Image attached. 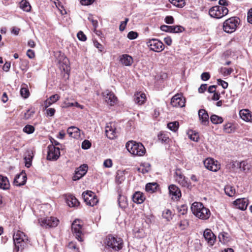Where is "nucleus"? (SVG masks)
Segmentation results:
<instances>
[{
	"label": "nucleus",
	"mask_w": 252,
	"mask_h": 252,
	"mask_svg": "<svg viewBox=\"0 0 252 252\" xmlns=\"http://www.w3.org/2000/svg\"><path fill=\"white\" fill-rule=\"evenodd\" d=\"M191 210L193 214L201 220H208L211 215L210 210L204 207V205L200 202L193 203L191 206Z\"/></svg>",
	"instance_id": "f257e3e1"
},
{
	"label": "nucleus",
	"mask_w": 252,
	"mask_h": 252,
	"mask_svg": "<svg viewBox=\"0 0 252 252\" xmlns=\"http://www.w3.org/2000/svg\"><path fill=\"white\" fill-rule=\"evenodd\" d=\"M13 239L15 245L14 252L22 251L29 241L28 236L19 230L14 233Z\"/></svg>",
	"instance_id": "f03ea898"
},
{
	"label": "nucleus",
	"mask_w": 252,
	"mask_h": 252,
	"mask_svg": "<svg viewBox=\"0 0 252 252\" xmlns=\"http://www.w3.org/2000/svg\"><path fill=\"white\" fill-rule=\"evenodd\" d=\"M126 147L129 153L135 156H142L146 152L145 148L142 144L133 141L127 142Z\"/></svg>",
	"instance_id": "7ed1b4c3"
},
{
	"label": "nucleus",
	"mask_w": 252,
	"mask_h": 252,
	"mask_svg": "<svg viewBox=\"0 0 252 252\" xmlns=\"http://www.w3.org/2000/svg\"><path fill=\"white\" fill-rule=\"evenodd\" d=\"M105 243L108 248H111L114 251H118L123 248V241L121 238L115 237L109 235L106 238Z\"/></svg>",
	"instance_id": "20e7f679"
},
{
	"label": "nucleus",
	"mask_w": 252,
	"mask_h": 252,
	"mask_svg": "<svg viewBox=\"0 0 252 252\" xmlns=\"http://www.w3.org/2000/svg\"><path fill=\"white\" fill-rule=\"evenodd\" d=\"M228 12V9L223 6H215L210 9L209 14L211 17L220 19L227 15Z\"/></svg>",
	"instance_id": "39448f33"
},
{
	"label": "nucleus",
	"mask_w": 252,
	"mask_h": 252,
	"mask_svg": "<svg viewBox=\"0 0 252 252\" xmlns=\"http://www.w3.org/2000/svg\"><path fill=\"white\" fill-rule=\"evenodd\" d=\"M239 20V19L236 17H231L225 20L223 25L224 31L227 33L234 32L236 29Z\"/></svg>",
	"instance_id": "423d86ee"
},
{
	"label": "nucleus",
	"mask_w": 252,
	"mask_h": 252,
	"mask_svg": "<svg viewBox=\"0 0 252 252\" xmlns=\"http://www.w3.org/2000/svg\"><path fill=\"white\" fill-rule=\"evenodd\" d=\"M84 201L90 206H94L98 202V199L94 192L87 190L82 193Z\"/></svg>",
	"instance_id": "0eeeda50"
},
{
	"label": "nucleus",
	"mask_w": 252,
	"mask_h": 252,
	"mask_svg": "<svg viewBox=\"0 0 252 252\" xmlns=\"http://www.w3.org/2000/svg\"><path fill=\"white\" fill-rule=\"evenodd\" d=\"M146 44L151 50L154 52H159L163 50L164 48L163 43L155 38L149 39L146 42Z\"/></svg>",
	"instance_id": "6e6552de"
},
{
	"label": "nucleus",
	"mask_w": 252,
	"mask_h": 252,
	"mask_svg": "<svg viewBox=\"0 0 252 252\" xmlns=\"http://www.w3.org/2000/svg\"><path fill=\"white\" fill-rule=\"evenodd\" d=\"M71 229L76 238L80 242L83 241L82 225L79 220H75L72 223Z\"/></svg>",
	"instance_id": "1a4fd4ad"
},
{
	"label": "nucleus",
	"mask_w": 252,
	"mask_h": 252,
	"mask_svg": "<svg viewBox=\"0 0 252 252\" xmlns=\"http://www.w3.org/2000/svg\"><path fill=\"white\" fill-rule=\"evenodd\" d=\"M59 220L55 217H47L39 220V223L45 228L54 227L58 224Z\"/></svg>",
	"instance_id": "9d476101"
},
{
	"label": "nucleus",
	"mask_w": 252,
	"mask_h": 252,
	"mask_svg": "<svg viewBox=\"0 0 252 252\" xmlns=\"http://www.w3.org/2000/svg\"><path fill=\"white\" fill-rule=\"evenodd\" d=\"M48 149L47 159L49 160H57L60 156V148L52 144L48 146Z\"/></svg>",
	"instance_id": "9b49d317"
},
{
	"label": "nucleus",
	"mask_w": 252,
	"mask_h": 252,
	"mask_svg": "<svg viewBox=\"0 0 252 252\" xmlns=\"http://www.w3.org/2000/svg\"><path fill=\"white\" fill-rule=\"evenodd\" d=\"M205 167L208 170L216 172L220 168V165L218 161L212 158H207L204 161Z\"/></svg>",
	"instance_id": "f8f14e48"
},
{
	"label": "nucleus",
	"mask_w": 252,
	"mask_h": 252,
	"mask_svg": "<svg viewBox=\"0 0 252 252\" xmlns=\"http://www.w3.org/2000/svg\"><path fill=\"white\" fill-rule=\"evenodd\" d=\"M102 96L105 101L111 106L114 105L117 102V98L112 91L108 90L104 91Z\"/></svg>",
	"instance_id": "ddd939ff"
},
{
	"label": "nucleus",
	"mask_w": 252,
	"mask_h": 252,
	"mask_svg": "<svg viewBox=\"0 0 252 252\" xmlns=\"http://www.w3.org/2000/svg\"><path fill=\"white\" fill-rule=\"evenodd\" d=\"M58 63L60 64V68L68 76L69 71L70 70L69 61L68 59L65 57L63 54H61V57L58 60Z\"/></svg>",
	"instance_id": "4468645a"
},
{
	"label": "nucleus",
	"mask_w": 252,
	"mask_h": 252,
	"mask_svg": "<svg viewBox=\"0 0 252 252\" xmlns=\"http://www.w3.org/2000/svg\"><path fill=\"white\" fill-rule=\"evenodd\" d=\"M175 178L176 181L182 187L188 188L190 187V184L188 181L187 178L181 173L180 170L177 169L176 170Z\"/></svg>",
	"instance_id": "2eb2a0df"
},
{
	"label": "nucleus",
	"mask_w": 252,
	"mask_h": 252,
	"mask_svg": "<svg viewBox=\"0 0 252 252\" xmlns=\"http://www.w3.org/2000/svg\"><path fill=\"white\" fill-rule=\"evenodd\" d=\"M160 29L161 31L171 33H179L184 30V28L181 26H167L162 25Z\"/></svg>",
	"instance_id": "dca6fc26"
},
{
	"label": "nucleus",
	"mask_w": 252,
	"mask_h": 252,
	"mask_svg": "<svg viewBox=\"0 0 252 252\" xmlns=\"http://www.w3.org/2000/svg\"><path fill=\"white\" fill-rule=\"evenodd\" d=\"M171 104L173 107H183L185 105V99L180 94H175L171 98Z\"/></svg>",
	"instance_id": "f3484780"
},
{
	"label": "nucleus",
	"mask_w": 252,
	"mask_h": 252,
	"mask_svg": "<svg viewBox=\"0 0 252 252\" xmlns=\"http://www.w3.org/2000/svg\"><path fill=\"white\" fill-rule=\"evenodd\" d=\"M27 175L25 171H22L19 174H17L14 178L13 184L16 186L24 185L27 182Z\"/></svg>",
	"instance_id": "a211bd4d"
},
{
	"label": "nucleus",
	"mask_w": 252,
	"mask_h": 252,
	"mask_svg": "<svg viewBox=\"0 0 252 252\" xmlns=\"http://www.w3.org/2000/svg\"><path fill=\"white\" fill-rule=\"evenodd\" d=\"M88 166L87 164H83L77 168V170L75 171V173L72 177L73 181L79 180L83 177L87 172Z\"/></svg>",
	"instance_id": "6ab92c4d"
},
{
	"label": "nucleus",
	"mask_w": 252,
	"mask_h": 252,
	"mask_svg": "<svg viewBox=\"0 0 252 252\" xmlns=\"http://www.w3.org/2000/svg\"><path fill=\"white\" fill-rule=\"evenodd\" d=\"M203 236L209 245L213 246L214 244L216 237L210 229H205L204 231Z\"/></svg>",
	"instance_id": "aec40b11"
},
{
	"label": "nucleus",
	"mask_w": 252,
	"mask_h": 252,
	"mask_svg": "<svg viewBox=\"0 0 252 252\" xmlns=\"http://www.w3.org/2000/svg\"><path fill=\"white\" fill-rule=\"evenodd\" d=\"M133 100L138 105H142L146 100V96L145 93L142 92H136L133 96Z\"/></svg>",
	"instance_id": "412c9836"
},
{
	"label": "nucleus",
	"mask_w": 252,
	"mask_h": 252,
	"mask_svg": "<svg viewBox=\"0 0 252 252\" xmlns=\"http://www.w3.org/2000/svg\"><path fill=\"white\" fill-rule=\"evenodd\" d=\"M169 193L172 196V198H179L181 196V192L178 187L174 185H171L168 187Z\"/></svg>",
	"instance_id": "4be33fe9"
},
{
	"label": "nucleus",
	"mask_w": 252,
	"mask_h": 252,
	"mask_svg": "<svg viewBox=\"0 0 252 252\" xmlns=\"http://www.w3.org/2000/svg\"><path fill=\"white\" fill-rule=\"evenodd\" d=\"M105 131L106 136L110 139H113L116 137V128L112 126V124L106 126Z\"/></svg>",
	"instance_id": "5701e85b"
},
{
	"label": "nucleus",
	"mask_w": 252,
	"mask_h": 252,
	"mask_svg": "<svg viewBox=\"0 0 252 252\" xmlns=\"http://www.w3.org/2000/svg\"><path fill=\"white\" fill-rule=\"evenodd\" d=\"M234 204L237 208L241 210H245L248 205V200L246 198H239L234 201Z\"/></svg>",
	"instance_id": "b1692460"
},
{
	"label": "nucleus",
	"mask_w": 252,
	"mask_h": 252,
	"mask_svg": "<svg viewBox=\"0 0 252 252\" xmlns=\"http://www.w3.org/2000/svg\"><path fill=\"white\" fill-rule=\"evenodd\" d=\"M198 116L201 124L207 126L209 123V115L204 109H200L198 111Z\"/></svg>",
	"instance_id": "393cba45"
},
{
	"label": "nucleus",
	"mask_w": 252,
	"mask_h": 252,
	"mask_svg": "<svg viewBox=\"0 0 252 252\" xmlns=\"http://www.w3.org/2000/svg\"><path fill=\"white\" fill-rule=\"evenodd\" d=\"M240 117L246 122H252V115L248 109H243L240 111Z\"/></svg>",
	"instance_id": "a878e982"
},
{
	"label": "nucleus",
	"mask_w": 252,
	"mask_h": 252,
	"mask_svg": "<svg viewBox=\"0 0 252 252\" xmlns=\"http://www.w3.org/2000/svg\"><path fill=\"white\" fill-rule=\"evenodd\" d=\"M67 133L69 135L74 138H78L80 135V129L75 126H70L67 130Z\"/></svg>",
	"instance_id": "bb28decb"
},
{
	"label": "nucleus",
	"mask_w": 252,
	"mask_h": 252,
	"mask_svg": "<svg viewBox=\"0 0 252 252\" xmlns=\"http://www.w3.org/2000/svg\"><path fill=\"white\" fill-rule=\"evenodd\" d=\"M33 157V154L31 150H27L25 153L24 160L25 161V166L29 168L32 163V160Z\"/></svg>",
	"instance_id": "cd10ccee"
},
{
	"label": "nucleus",
	"mask_w": 252,
	"mask_h": 252,
	"mask_svg": "<svg viewBox=\"0 0 252 252\" xmlns=\"http://www.w3.org/2000/svg\"><path fill=\"white\" fill-rule=\"evenodd\" d=\"M145 199L143 193L140 191H136L132 195L133 201L137 204L143 203Z\"/></svg>",
	"instance_id": "c85d7f7f"
},
{
	"label": "nucleus",
	"mask_w": 252,
	"mask_h": 252,
	"mask_svg": "<svg viewBox=\"0 0 252 252\" xmlns=\"http://www.w3.org/2000/svg\"><path fill=\"white\" fill-rule=\"evenodd\" d=\"M120 62L126 66H130L133 63V59L129 55L124 54L121 56Z\"/></svg>",
	"instance_id": "c756f323"
},
{
	"label": "nucleus",
	"mask_w": 252,
	"mask_h": 252,
	"mask_svg": "<svg viewBox=\"0 0 252 252\" xmlns=\"http://www.w3.org/2000/svg\"><path fill=\"white\" fill-rule=\"evenodd\" d=\"M66 203L70 207L77 206L79 204L78 200L72 195H69L67 197L66 199Z\"/></svg>",
	"instance_id": "7c9ffc66"
},
{
	"label": "nucleus",
	"mask_w": 252,
	"mask_h": 252,
	"mask_svg": "<svg viewBox=\"0 0 252 252\" xmlns=\"http://www.w3.org/2000/svg\"><path fill=\"white\" fill-rule=\"evenodd\" d=\"M9 183L7 177L0 175V188L6 189L9 188Z\"/></svg>",
	"instance_id": "2f4dec72"
},
{
	"label": "nucleus",
	"mask_w": 252,
	"mask_h": 252,
	"mask_svg": "<svg viewBox=\"0 0 252 252\" xmlns=\"http://www.w3.org/2000/svg\"><path fill=\"white\" fill-rule=\"evenodd\" d=\"M118 202L119 207L122 209L126 208L127 205L126 198L124 195H119Z\"/></svg>",
	"instance_id": "473e14b6"
},
{
	"label": "nucleus",
	"mask_w": 252,
	"mask_h": 252,
	"mask_svg": "<svg viewBox=\"0 0 252 252\" xmlns=\"http://www.w3.org/2000/svg\"><path fill=\"white\" fill-rule=\"evenodd\" d=\"M239 168L245 173L248 172L251 168V166L246 161H243L239 163Z\"/></svg>",
	"instance_id": "72a5a7b5"
},
{
	"label": "nucleus",
	"mask_w": 252,
	"mask_h": 252,
	"mask_svg": "<svg viewBox=\"0 0 252 252\" xmlns=\"http://www.w3.org/2000/svg\"><path fill=\"white\" fill-rule=\"evenodd\" d=\"M20 6L22 9L26 12H29L31 10V5L26 0H22L20 3Z\"/></svg>",
	"instance_id": "f704fd0d"
},
{
	"label": "nucleus",
	"mask_w": 252,
	"mask_h": 252,
	"mask_svg": "<svg viewBox=\"0 0 252 252\" xmlns=\"http://www.w3.org/2000/svg\"><path fill=\"white\" fill-rule=\"evenodd\" d=\"M125 179V177L124 172L123 171L118 170L116 176V182L119 184H121L122 182L124 181Z\"/></svg>",
	"instance_id": "c9c22d12"
},
{
	"label": "nucleus",
	"mask_w": 252,
	"mask_h": 252,
	"mask_svg": "<svg viewBox=\"0 0 252 252\" xmlns=\"http://www.w3.org/2000/svg\"><path fill=\"white\" fill-rule=\"evenodd\" d=\"M158 187V185L156 183H149L146 186V190L149 192H153L156 190Z\"/></svg>",
	"instance_id": "e433bc0d"
},
{
	"label": "nucleus",
	"mask_w": 252,
	"mask_h": 252,
	"mask_svg": "<svg viewBox=\"0 0 252 252\" xmlns=\"http://www.w3.org/2000/svg\"><path fill=\"white\" fill-rule=\"evenodd\" d=\"M210 120L213 124L216 125L221 124L223 122L222 118L216 115H212L210 117Z\"/></svg>",
	"instance_id": "4c0bfd02"
},
{
	"label": "nucleus",
	"mask_w": 252,
	"mask_h": 252,
	"mask_svg": "<svg viewBox=\"0 0 252 252\" xmlns=\"http://www.w3.org/2000/svg\"><path fill=\"white\" fill-rule=\"evenodd\" d=\"M162 216L163 218L166 219L167 221H169L172 219V212L168 209H166L163 211Z\"/></svg>",
	"instance_id": "58836bf2"
},
{
	"label": "nucleus",
	"mask_w": 252,
	"mask_h": 252,
	"mask_svg": "<svg viewBox=\"0 0 252 252\" xmlns=\"http://www.w3.org/2000/svg\"><path fill=\"white\" fill-rule=\"evenodd\" d=\"M225 193L229 196H233L235 193V189L230 186H226L224 188Z\"/></svg>",
	"instance_id": "ea45409f"
},
{
	"label": "nucleus",
	"mask_w": 252,
	"mask_h": 252,
	"mask_svg": "<svg viewBox=\"0 0 252 252\" xmlns=\"http://www.w3.org/2000/svg\"><path fill=\"white\" fill-rule=\"evenodd\" d=\"M170 2L176 7L182 8L185 5V0H169Z\"/></svg>",
	"instance_id": "a19ab883"
},
{
	"label": "nucleus",
	"mask_w": 252,
	"mask_h": 252,
	"mask_svg": "<svg viewBox=\"0 0 252 252\" xmlns=\"http://www.w3.org/2000/svg\"><path fill=\"white\" fill-rule=\"evenodd\" d=\"M167 127L173 131H176L179 128V123L177 121L171 122L168 124Z\"/></svg>",
	"instance_id": "79ce46f5"
},
{
	"label": "nucleus",
	"mask_w": 252,
	"mask_h": 252,
	"mask_svg": "<svg viewBox=\"0 0 252 252\" xmlns=\"http://www.w3.org/2000/svg\"><path fill=\"white\" fill-rule=\"evenodd\" d=\"M227 235H228L227 233H220L218 236L220 241L222 243H225L228 242L229 241V238Z\"/></svg>",
	"instance_id": "37998d69"
},
{
	"label": "nucleus",
	"mask_w": 252,
	"mask_h": 252,
	"mask_svg": "<svg viewBox=\"0 0 252 252\" xmlns=\"http://www.w3.org/2000/svg\"><path fill=\"white\" fill-rule=\"evenodd\" d=\"M34 131V127L30 125H26L23 128V131L28 134L32 133Z\"/></svg>",
	"instance_id": "c03bdc74"
},
{
	"label": "nucleus",
	"mask_w": 252,
	"mask_h": 252,
	"mask_svg": "<svg viewBox=\"0 0 252 252\" xmlns=\"http://www.w3.org/2000/svg\"><path fill=\"white\" fill-rule=\"evenodd\" d=\"M233 71L232 68L221 67L220 68V72L224 76H227L230 75Z\"/></svg>",
	"instance_id": "a18cd8bd"
},
{
	"label": "nucleus",
	"mask_w": 252,
	"mask_h": 252,
	"mask_svg": "<svg viewBox=\"0 0 252 252\" xmlns=\"http://www.w3.org/2000/svg\"><path fill=\"white\" fill-rule=\"evenodd\" d=\"M20 94L24 98H28L30 94L28 89L26 88H22L20 90Z\"/></svg>",
	"instance_id": "49530a36"
},
{
	"label": "nucleus",
	"mask_w": 252,
	"mask_h": 252,
	"mask_svg": "<svg viewBox=\"0 0 252 252\" xmlns=\"http://www.w3.org/2000/svg\"><path fill=\"white\" fill-rule=\"evenodd\" d=\"M178 225L181 230H184L189 225V222L187 220H183L179 223Z\"/></svg>",
	"instance_id": "de8ad7c7"
},
{
	"label": "nucleus",
	"mask_w": 252,
	"mask_h": 252,
	"mask_svg": "<svg viewBox=\"0 0 252 252\" xmlns=\"http://www.w3.org/2000/svg\"><path fill=\"white\" fill-rule=\"evenodd\" d=\"M150 165L149 164H147V165L146 166V168H144V166H141L138 169V170L139 172L142 173V174H145L150 170Z\"/></svg>",
	"instance_id": "09e8293b"
},
{
	"label": "nucleus",
	"mask_w": 252,
	"mask_h": 252,
	"mask_svg": "<svg viewBox=\"0 0 252 252\" xmlns=\"http://www.w3.org/2000/svg\"><path fill=\"white\" fill-rule=\"evenodd\" d=\"M91 143L87 140H85L82 142V148L85 150L89 149L91 146Z\"/></svg>",
	"instance_id": "8fccbe9b"
},
{
	"label": "nucleus",
	"mask_w": 252,
	"mask_h": 252,
	"mask_svg": "<svg viewBox=\"0 0 252 252\" xmlns=\"http://www.w3.org/2000/svg\"><path fill=\"white\" fill-rule=\"evenodd\" d=\"M224 131L228 133L232 132L233 131L232 125L230 123L225 124L224 126Z\"/></svg>",
	"instance_id": "3c124183"
},
{
	"label": "nucleus",
	"mask_w": 252,
	"mask_h": 252,
	"mask_svg": "<svg viewBox=\"0 0 252 252\" xmlns=\"http://www.w3.org/2000/svg\"><path fill=\"white\" fill-rule=\"evenodd\" d=\"M77 36L79 40L85 41L87 39L86 35L82 31H79L78 32Z\"/></svg>",
	"instance_id": "603ef678"
},
{
	"label": "nucleus",
	"mask_w": 252,
	"mask_h": 252,
	"mask_svg": "<svg viewBox=\"0 0 252 252\" xmlns=\"http://www.w3.org/2000/svg\"><path fill=\"white\" fill-rule=\"evenodd\" d=\"M138 36V34L136 32L131 31L129 32L127 35V37L129 39H134Z\"/></svg>",
	"instance_id": "864d4df0"
},
{
	"label": "nucleus",
	"mask_w": 252,
	"mask_h": 252,
	"mask_svg": "<svg viewBox=\"0 0 252 252\" xmlns=\"http://www.w3.org/2000/svg\"><path fill=\"white\" fill-rule=\"evenodd\" d=\"M217 82H218V84L219 85H221V87H222V88L226 89L228 87V84L226 82H225L220 79H217Z\"/></svg>",
	"instance_id": "5fc2aeb1"
},
{
	"label": "nucleus",
	"mask_w": 252,
	"mask_h": 252,
	"mask_svg": "<svg viewBox=\"0 0 252 252\" xmlns=\"http://www.w3.org/2000/svg\"><path fill=\"white\" fill-rule=\"evenodd\" d=\"M158 138L162 142H165L168 139L166 135L163 133H160L158 135Z\"/></svg>",
	"instance_id": "6e6d98bb"
},
{
	"label": "nucleus",
	"mask_w": 252,
	"mask_h": 252,
	"mask_svg": "<svg viewBox=\"0 0 252 252\" xmlns=\"http://www.w3.org/2000/svg\"><path fill=\"white\" fill-rule=\"evenodd\" d=\"M201 79L203 81H207L210 78V75L209 72H203L201 75Z\"/></svg>",
	"instance_id": "4d7b16f0"
},
{
	"label": "nucleus",
	"mask_w": 252,
	"mask_h": 252,
	"mask_svg": "<svg viewBox=\"0 0 252 252\" xmlns=\"http://www.w3.org/2000/svg\"><path fill=\"white\" fill-rule=\"evenodd\" d=\"M128 20H129L128 18H126L125 21L121 22L119 27L120 31H123L125 29Z\"/></svg>",
	"instance_id": "13d9d810"
},
{
	"label": "nucleus",
	"mask_w": 252,
	"mask_h": 252,
	"mask_svg": "<svg viewBox=\"0 0 252 252\" xmlns=\"http://www.w3.org/2000/svg\"><path fill=\"white\" fill-rule=\"evenodd\" d=\"M103 165L105 167L110 168L112 166V161L111 159H107L104 160Z\"/></svg>",
	"instance_id": "bf43d9fd"
},
{
	"label": "nucleus",
	"mask_w": 252,
	"mask_h": 252,
	"mask_svg": "<svg viewBox=\"0 0 252 252\" xmlns=\"http://www.w3.org/2000/svg\"><path fill=\"white\" fill-rule=\"evenodd\" d=\"M49 98L54 103L59 99L60 96L58 94H55L51 96Z\"/></svg>",
	"instance_id": "052dcab7"
},
{
	"label": "nucleus",
	"mask_w": 252,
	"mask_h": 252,
	"mask_svg": "<svg viewBox=\"0 0 252 252\" xmlns=\"http://www.w3.org/2000/svg\"><path fill=\"white\" fill-rule=\"evenodd\" d=\"M174 21V18L172 16H167L165 18V22L168 24H173Z\"/></svg>",
	"instance_id": "680f3d73"
},
{
	"label": "nucleus",
	"mask_w": 252,
	"mask_h": 252,
	"mask_svg": "<svg viewBox=\"0 0 252 252\" xmlns=\"http://www.w3.org/2000/svg\"><path fill=\"white\" fill-rule=\"evenodd\" d=\"M34 113V112L33 111H31L30 110H28L25 113L24 117L25 118V119H28L31 117H32Z\"/></svg>",
	"instance_id": "e2e57ef3"
},
{
	"label": "nucleus",
	"mask_w": 252,
	"mask_h": 252,
	"mask_svg": "<svg viewBox=\"0 0 252 252\" xmlns=\"http://www.w3.org/2000/svg\"><path fill=\"white\" fill-rule=\"evenodd\" d=\"M94 0H80V2L82 5H89L92 4Z\"/></svg>",
	"instance_id": "0e129e2a"
},
{
	"label": "nucleus",
	"mask_w": 252,
	"mask_h": 252,
	"mask_svg": "<svg viewBox=\"0 0 252 252\" xmlns=\"http://www.w3.org/2000/svg\"><path fill=\"white\" fill-rule=\"evenodd\" d=\"M247 20L249 23L252 24V8L250 9L248 12Z\"/></svg>",
	"instance_id": "69168bd1"
},
{
	"label": "nucleus",
	"mask_w": 252,
	"mask_h": 252,
	"mask_svg": "<svg viewBox=\"0 0 252 252\" xmlns=\"http://www.w3.org/2000/svg\"><path fill=\"white\" fill-rule=\"evenodd\" d=\"M11 64L9 62H6L2 67V69L4 71L7 72L9 71L10 68Z\"/></svg>",
	"instance_id": "338daca9"
},
{
	"label": "nucleus",
	"mask_w": 252,
	"mask_h": 252,
	"mask_svg": "<svg viewBox=\"0 0 252 252\" xmlns=\"http://www.w3.org/2000/svg\"><path fill=\"white\" fill-rule=\"evenodd\" d=\"M27 55L29 58L32 59L34 57V52L33 50L29 49L27 52Z\"/></svg>",
	"instance_id": "774afa93"
}]
</instances>
